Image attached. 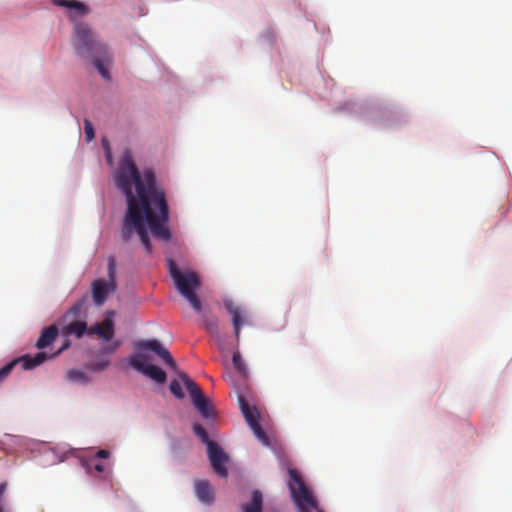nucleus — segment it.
Returning a JSON list of instances; mask_svg holds the SVG:
<instances>
[{
  "label": "nucleus",
  "mask_w": 512,
  "mask_h": 512,
  "mask_svg": "<svg viewBox=\"0 0 512 512\" xmlns=\"http://www.w3.org/2000/svg\"><path fill=\"white\" fill-rule=\"evenodd\" d=\"M6 489H7V484L6 483H0V498L4 495Z\"/></svg>",
  "instance_id": "nucleus-28"
},
{
  "label": "nucleus",
  "mask_w": 512,
  "mask_h": 512,
  "mask_svg": "<svg viewBox=\"0 0 512 512\" xmlns=\"http://www.w3.org/2000/svg\"><path fill=\"white\" fill-rule=\"evenodd\" d=\"M290 480L288 487L291 497L299 512H323L318 508L317 500L308 489L296 469L288 470Z\"/></svg>",
  "instance_id": "nucleus-4"
},
{
  "label": "nucleus",
  "mask_w": 512,
  "mask_h": 512,
  "mask_svg": "<svg viewBox=\"0 0 512 512\" xmlns=\"http://www.w3.org/2000/svg\"><path fill=\"white\" fill-rule=\"evenodd\" d=\"M73 47L78 56L92 58L93 64L99 74L106 80L110 79L108 67L112 57L106 44L97 39L89 26L85 23H77L74 27Z\"/></svg>",
  "instance_id": "nucleus-3"
},
{
  "label": "nucleus",
  "mask_w": 512,
  "mask_h": 512,
  "mask_svg": "<svg viewBox=\"0 0 512 512\" xmlns=\"http://www.w3.org/2000/svg\"><path fill=\"white\" fill-rule=\"evenodd\" d=\"M193 431L196 434V436L208 446L209 442H213L209 439V435L206 431V429L201 424H194L193 425Z\"/></svg>",
  "instance_id": "nucleus-21"
},
{
  "label": "nucleus",
  "mask_w": 512,
  "mask_h": 512,
  "mask_svg": "<svg viewBox=\"0 0 512 512\" xmlns=\"http://www.w3.org/2000/svg\"><path fill=\"white\" fill-rule=\"evenodd\" d=\"M49 356L45 352H38L35 355H24L17 359L12 360L0 369V383H2L7 376L12 372L16 364L21 363L24 370L33 369L43 362H45Z\"/></svg>",
  "instance_id": "nucleus-9"
},
{
  "label": "nucleus",
  "mask_w": 512,
  "mask_h": 512,
  "mask_svg": "<svg viewBox=\"0 0 512 512\" xmlns=\"http://www.w3.org/2000/svg\"><path fill=\"white\" fill-rule=\"evenodd\" d=\"M232 362L234 368L241 374L242 376L246 375V366L242 360V357L239 352H234L232 357Z\"/></svg>",
  "instance_id": "nucleus-22"
},
{
  "label": "nucleus",
  "mask_w": 512,
  "mask_h": 512,
  "mask_svg": "<svg viewBox=\"0 0 512 512\" xmlns=\"http://www.w3.org/2000/svg\"><path fill=\"white\" fill-rule=\"evenodd\" d=\"M87 473L92 474V470L102 474L107 472V466L102 463H96L95 459H91L89 462L85 464Z\"/></svg>",
  "instance_id": "nucleus-24"
},
{
  "label": "nucleus",
  "mask_w": 512,
  "mask_h": 512,
  "mask_svg": "<svg viewBox=\"0 0 512 512\" xmlns=\"http://www.w3.org/2000/svg\"><path fill=\"white\" fill-rule=\"evenodd\" d=\"M135 348L140 350H150L159 356L172 370L177 371V364L172 358L170 352L157 339L141 340L135 343Z\"/></svg>",
  "instance_id": "nucleus-11"
},
{
  "label": "nucleus",
  "mask_w": 512,
  "mask_h": 512,
  "mask_svg": "<svg viewBox=\"0 0 512 512\" xmlns=\"http://www.w3.org/2000/svg\"><path fill=\"white\" fill-rule=\"evenodd\" d=\"M110 456V452L105 449H100L97 451L95 458L99 459H107Z\"/></svg>",
  "instance_id": "nucleus-27"
},
{
  "label": "nucleus",
  "mask_w": 512,
  "mask_h": 512,
  "mask_svg": "<svg viewBox=\"0 0 512 512\" xmlns=\"http://www.w3.org/2000/svg\"><path fill=\"white\" fill-rule=\"evenodd\" d=\"M88 329L85 321H73L65 327V333L81 338L85 333L87 334Z\"/></svg>",
  "instance_id": "nucleus-18"
},
{
  "label": "nucleus",
  "mask_w": 512,
  "mask_h": 512,
  "mask_svg": "<svg viewBox=\"0 0 512 512\" xmlns=\"http://www.w3.org/2000/svg\"><path fill=\"white\" fill-rule=\"evenodd\" d=\"M167 267L178 292L189 302L195 312L201 314V326L212 337L219 350L224 351V335L220 331L219 320L209 311L203 310L202 303L196 294L201 286L199 275L191 269L181 270L173 259L167 260Z\"/></svg>",
  "instance_id": "nucleus-2"
},
{
  "label": "nucleus",
  "mask_w": 512,
  "mask_h": 512,
  "mask_svg": "<svg viewBox=\"0 0 512 512\" xmlns=\"http://www.w3.org/2000/svg\"><path fill=\"white\" fill-rule=\"evenodd\" d=\"M170 392L179 400H182L184 398V392L181 388V385L179 381L172 380L169 385Z\"/></svg>",
  "instance_id": "nucleus-25"
},
{
  "label": "nucleus",
  "mask_w": 512,
  "mask_h": 512,
  "mask_svg": "<svg viewBox=\"0 0 512 512\" xmlns=\"http://www.w3.org/2000/svg\"><path fill=\"white\" fill-rule=\"evenodd\" d=\"M85 135L87 141H91L94 138V128L89 120H85Z\"/></svg>",
  "instance_id": "nucleus-26"
},
{
  "label": "nucleus",
  "mask_w": 512,
  "mask_h": 512,
  "mask_svg": "<svg viewBox=\"0 0 512 512\" xmlns=\"http://www.w3.org/2000/svg\"><path fill=\"white\" fill-rule=\"evenodd\" d=\"M147 356L142 353H137L129 357V364L138 372L151 378L157 383L166 382V373L160 367L153 364H146Z\"/></svg>",
  "instance_id": "nucleus-8"
},
{
  "label": "nucleus",
  "mask_w": 512,
  "mask_h": 512,
  "mask_svg": "<svg viewBox=\"0 0 512 512\" xmlns=\"http://www.w3.org/2000/svg\"><path fill=\"white\" fill-rule=\"evenodd\" d=\"M263 508V497L259 490L252 492L251 502L249 504L242 505L243 512H262Z\"/></svg>",
  "instance_id": "nucleus-17"
},
{
  "label": "nucleus",
  "mask_w": 512,
  "mask_h": 512,
  "mask_svg": "<svg viewBox=\"0 0 512 512\" xmlns=\"http://www.w3.org/2000/svg\"><path fill=\"white\" fill-rule=\"evenodd\" d=\"M108 281L103 279H96L91 286L92 298L96 305L102 306L110 293H113L117 288L116 282V262L113 256L108 258Z\"/></svg>",
  "instance_id": "nucleus-6"
},
{
  "label": "nucleus",
  "mask_w": 512,
  "mask_h": 512,
  "mask_svg": "<svg viewBox=\"0 0 512 512\" xmlns=\"http://www.w3.org/2000/svg\"><path fill=\"white\" fill-rule=\"evenodd\" d=\"M207 453L215 473L223 478L227 477L228 471L225 467V463L228 461L227 454L216 442L208 443Z\"/></svg>",
  "instance_id": "nucleus-12"
},
{
  "label": "nucleus",
  "mask_w": 512,
  "mask_h": 512,
  "mask_svg": "<svg viewBox=\"0 0 512 512\" xmlns=\"http://www.w3.org/2000/svg\"><path fill=\"white\" fill-rule=\"evenodd\" d=\"M178 376L185 385L190 394L193 405L199 411L202 417L212 418L214 410L209 403V400L203 395L200 387L194 382L186 373L178 372Z\"/></svg>",
  "instance_id": "nucleus-7"
},
{
  "label": "nucleus",
  "mask_w": 512,
  "mask_h": 512,
  "mask_svg": "<svg viewBox=\"0 0 512 512\" xmlns=\"http://www.w3.org/2000/svg\"><path fill=\"white\" fill-rule=\"evenodd\" d=\"M115 184L125 195L127 211L123 218L121 238L129 241L135 231L148 253L152 244L147 225L151 233L164 241L171 238L168 228L169 206L162 188L157 185L151 169L140 174L130 151H125L115 173Z\"/></svg>",
  "instance_id": "nucleus-1"
},
{
  "label": "nucleus",
  "mask_w": 512,
  "mask_h": 512,
  "mask_svg": "<svg viewBox=\"0 0 512 512\" xmlns=\"http://www.w3.org/2000/svg\"><path fill=\"white\" fill-rule=\"evenodd\" d=\"M67 377L69 380H71L73 382H83V383L88 382V378L85 375V373L80 370H77V369L69 370L67 372Z\"/></svg>",
  "instance_id": "nucleus-23"
},
{
  "label": "nucleus",
  "mask_w": 512,
  "mask_h": 512,
  "mask_svg": "<svg viewBox=\"0 0 512 512\" xmlns=\"http://www.w3.org/2000/svg\"><path fill=\"white\" fill-rule=\"evenodd\" d=\"M57 6L65 7L70 11V17L74 19L78 16L87 15L90 12L88 6L77 0H53Z\"/></svg>",
  "instance_id": "nucleus-14"
},
{
  "label": "nucleus",
  "mask_w": 512,
  "mask_h": 512,
  "mask_svg": "<svg viewBox=\"0 0 512 512\" xmlns=\"http://www.w3.org/2000/svg\"><path fill=\"white\" fill-rule=\"evenodd\" d=\"M224 307L231 315L234 334L236 339L239 340L241 326L244 324L242 309L231 299L224 300Z\"/></svg>",
  "instance_id": "nucleus-13"
},
{
  "label": "nucleus",
  "mask_w": 512,
  "mask_h": 512,
  "mask_svg": "<svg viewBox=\"0 0 512 512\" xmlns=\"http://www.w3.org/2000/svg\"><path fill=\"white\" fill-rule=\"evenodd\" d=\"M195 493L199 501L211 504L213 501V490L207 480H197L194 485Z\"/></svg>",
  "instance_id": "nucleus-15"
},
{
  "label": "nucleus",
  "mask_w": 512,
  "mask_h": 512,
  "mask_svg": "<svg viewBox=\"0 0 512 512\" xmlns=\"http://www.w3.org/2000/svg\"><path fill=\"white\" fill-rule=\"evenodd\" d=\"M110 365V361L107 358H102L100 360L91 361L88 364V368L93 371L101 372L108 368Z\"/></svg>",
  "instance_id": "nucleus-20"
},
{
  "label": "nucleus",
  "mask_w": 512,
  "mask_h": 512,
  "mask_svg": "<svg viewBox=\"0 0 512 512\" xmlns=\"http://www.w3.org/2000/svg\"><path fill=\"white\" fill-rule=\"evenodd\" d=\"M0 512H5L4 508L0 506Z\"/></svg>",
  "instance_id": "nucleus-30"
},
{
  "label": "nucleus",
  "mask_w": 512,
  "mask_h": 512,
  "mask_svg": "<svg viewBox=\"0 0 512 512\" xmlns=\"http://www.w3.org/2000/svg\"><path fill=\"white\" fill-rule=\"evenodd\" d=\"M113 317L114 312H107L101 322L91 325L87 330L88 336H97L106 343V345L101 348V353L104 354L115 353L122 344L120 340L114 339L115 323Z\"/></svg>",
  "instance_id": "nucleus-5"
},
{
  "label": "nucleus",
  "mask_w": 512,
  "mask_h": 512,
  "mask_svg": "<svg viewBox=\"0 0 512 512\" xmlns=\"http://www.w3.org/2000/svg\"><path fill=\"white\" fill-rule=\"evenodd\" d=\"M58 335V329L56 326L51 325L42 330L39 339L36 342L38 349H43L51 345Z\"/></svg>",
  "instance_id": "nucleus-16"
},
{
  "label": "nucleus",
  "mask_w": 512,
  "mask_h": 512,
  "mask_svg": "<svg viewBox=\"0 0 512 512\" xmlns=\"http://www.w3.org/2000/svg\"><path fill=\"white\" fill-rule=\"evenodd\" d=\"M106 158H107V162H108L109 164H111V163H112V156H111L110 151H107V152H106Z\"/></svg>",
  "instance_id": "nucleus-29"
},
{
  "label": "nucleus",
  "mask_w": 512,
  "mask_h": 512,
  "mask_svg": "<svg viewBox=\"0 0 512 512\" xmlns=\"http://www.w3.org/2000/svg\"><path fill=\"white\" fill-rule=\"evenodd\" d=\"M238 402H239L240 409H241L247 423L253 430L254 435L262 443L268 444V438H267L265 431L263 430V428L261 427V425L259 423L257 411L250 407L246 398L243 395L238 396Z\"/></svg>",
  "instance_id": "nucleus-10"
},
{
  "label": "nucleus",
  "mask_w": 512,
  "mask_h": 512,
  "mask_svg": "<svg viewBox=\"0 0 512 512\" xmlns=\"http://www.w3.org/2000/svg\"><path fill=\"white\" fill-rule=\"evenodd\" d=\"M88 303V296L84 295L80 300H78L69 310V313L74 317H80L82 314L86 313V307Z\"/></svg>",
  "instance_id": "nucleus-19"
}]
</instances>
